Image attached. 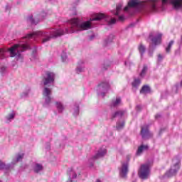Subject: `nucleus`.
<instances>
[{
	"mask_svg": "<svg viewBox=\"0 0 182 182\" xmlns=\"http://www.w3.org/2000/svg\"><path fill=\"white\" fill-rule=\"evenodd\" d=\"M76 73H82V72H85V63L82 60H80L77 63V68L75 69Z\"/></svg>",
	"mask_w": 182,
	"mask_h": 182,
	"instance_id": "dca6fc26",
	"label": "nucleus"
},
{
	"mask_svg": "<svg viewBox=\"0 0 182 182\" xmlns=\"http://www.w3.org/2000/svg\"><path fill=\"white\" fill-rule=\"evenodd\" d=\"M27 49H31L29 43H20L15 44L11 48L9 49V52L11 58H16L17 60H22V54L21 52L26 50Z\"/></svg>",
	"mask_w": 182,
	"mask_h": 182,
	"instance_id": "7ed1b4c3",
	"label": "nucleus"
},
{
	"mask_svg": "<svg viewBox=\"0 0 182 182\" xmlns=\"http://www.w3.org/2000/svg\"><path fill=\"white\" fill-rule=\"evenodd\" d=\"M175 55H180V50H176L175 52Z\"/></svg>",
	"mask_w": 182,
	"mask_h": 182,
	"instance_id": "49530a36",
	"label": "nucleus"
},
{
	"mask_svg": "<svg viewBox=\"0 0 182 182\" xmlns=\"http://www.w3.org/2000/svg\"><path fill=\"white\" fill-rule=\"evenodd\" d=\"M27 22L31 23V25H37V23H39V19L33 18V16H29L27 18Z\"/></svg>",
	"mask_w": 182,
	"mask_h": 182,
	"instance_id": "4be33fe9",
	"label": "nucleus"
},
{
	"mask_svg": "<svg viewBox=\"0 0 182 182\" xmlns=\"http://www.w3.org/2000/svg\"><path fill=\"white\" fill-rule=\"evenodd\" d=\"M180 170V161L176 162L173 166L171 167V169L167 171L165 174L166 177H173L177 174V171Z\"/></svg>",
	"mask_w": 182,
	"mask_h": 182,
	"instance_id": "9d476101",
	"label": "nucleus"
},
{
	"mask_svg": "<svg viewBox=\"0 0 182 182\" xmlns=\"http://www.w3.org/2000/svg\"><path fill=\"white\" fill-rule=\"evenodd\" d=\"M79 105L75 104L73 107V109H71V112L73 113V116L75 117H77V116H79Z\"/></svg>",
	"mask_w": 182,
	"mask_h": 182,
	"instance_id": "412c9836",
	"label": "nucleus"
},
{
	"mask_svg": "<svg viewBox=\"0 0 182 182\" xmlns=\"http://www.w3.org/2000/svg\"><path fill=\"white\" fill-rule=\"evenodd\" d=\"M41 16H43V18L44 16H46V13H45V12L41 13Z\"/></svg>",
	"mask_w": 182,
	"mask_h": 182,
	"instance_id": "c03bdc74",
	"label": "nucleus"
},
{
	"mask_svg": "<svg viewBox=\"0 0 182 182\" xmlns=\"http://www.w3.org/2000/svg\"><path fill=\"white\" fill-rule=\"evenodd\" d=\"M159 0H149L147 2H138L136 0H131L128 2V6L124 9V12L130 14V8H136L138 12L141 11H157L156 4Z\"/></svg>",
	"mask_w": 182,
	"mask_h": 182,
	"instance_id": "f03ea898",
	"label": "nucleus"
},
{
	"mask_svg": "<svg viewBox=\"0 0 182 182\" xmlns=\"http://www.w3.org/2000/svg\"><path fill=\"white\" fill-rule=\"evenodd\" d=\"M25 156L24 154H16L12 159V161L11 162V165L12 166V168H14V166L16 163H19V161H22L23 160V157Z\"/></svg>",
	"mask_w": 182,
	"mask_h": 182,
	"instance_id": "4468645a",
	"label": "nucleus"
},
{
	"mask_svg": "<svg viewBox=\"0 0 182 182\" xmlns=\"http://www.w3.org/2000/svg\"><path fill=\"white\" fill-rule=\"evenodd\" d=\"M161 115H160V114H157L156 116H155V118L156 119H159V117H161Z\"/></svg>",
	"mask_w": 182,
	"mask_h": 182,
	"instance_id": "37998d69",
	"label": "nucleus"
},
{
	"mask_svg": "<svg viewBox=\"0 0 182 182\" xmlns=\"http://www.w3.org/2000/svg\"><path fill=\"white\" fill-rule=\"evenodd\" d=\"M14 119H15V113L9 114L6 117V123H11Z\"/></svg>",
	"mask_w": 182,
	"mask_h": 182,
	"instance_id": "c85d7f7f",
	"label": "nucleus"
},
{
	"mask_svg": "<svg viewBox=\"0 0 182 182\" xmlns=\"http://www.w3.org/2000/svg\"><path fill=\"white\" fill-rule=\"evenodd\" d=\"M120 105H122V98L117 97L112 100L111 107H119Z\"/></svg>",
	"mask_w": 182,
	"mask_h": 182,
	"instance_id": "6ab92c4d",
	"label": "nucleus"
},
{
	"mask_svg": "<svg viewBox=\"0 0 182 182\" xmlns=\"http://www.w3.org/2000/svg\"><path fill=\"white\" fill-rule=\"evenodd\" d=\"M141 95H146V93H150V87L149 85H144L141 90H140Z\"/></svg>",
	"mask_w": 182,
	"mask_h": 182,
	"instance_id": "a878e982",
	"label": "nucleus"
},
{
	"mask_svg": "<svg viewBox=\"0 0 182 182\" xmlns=\"http://www.w3.org/2000/svg\"><path fill=\"white\" fill-rule=\"evenodd\" d=\"M124 127V121L117 122V129L122 130Z\"/></svg>",
	"mask_w": 182,
	"mask_h": 182,
	"instance_id": "72a5a7b5",
	"label": "nucleus"
},
{
	"mask_svg": "<svg viewBox=\"0 0 182 182\" xmlns=\"http://www.w3.org/2000/svg\"><path fill=\"white\" fill-rule=\"evenodd\" d=\"M129 66H132V63H129Z\"/></svg>",
	"mask_w": 182,
	"mask_h": 182,
	"instance_id": "8fccbe9b",
	"label": "nucleus"
},
{
	"mask_svg": "<svg viewBox=\"0 0 182 182\" xmlns=\"http://www.w3.org/2000/svg\"><path fill=\"white\" fill-rule=\"evenodd\" d=\"M109 89H110V84L109 83V81H102L97 86V93L98 96H101V97H105V96H106V93L109 92Z\"/></svg>",
	"mask_w": 182,
	"mask_h": 182,
	"instance_id": "423d86ee",
	"label": "nucleus"
},
{
	"mask_svg": "<svg viewBox=\"0 0 182 182\" xmlns=\"http://www.w3.org/2000/svg\"><path fill=\"white\" fill-rule=\"evenodd\" d=\"M162 4H172L175 9H181L182 8V0H162Z\"/></svg>",
	"mask_w": 182,
	"mask_h": 182,
	"instance_id": "f8f14e48",
	"label": "nucleus"
},
{
	"mask_svg": "<svg viewBox=\"0 0 182 182\" xmlns=\"http://www.w3.org/2000/svg\"><path fill=\"white\" fill-rule=\"evenodd\" d=\"M141 84V80L139 78H134L132 82V90L136 92L139 89V86Z\"/></svg>",
	"mask_w": 182,
	"mask_h": 182,
	"instance_id": "f3484780",
	"label": "nucleus"
},
{
	"mask_svg": "<svg viewBox=\"0 0 182 182\" xmlns=\"http://www.w3.org/2000/svg\"><path fill=\"white\" fill-rule=\"evenodd\" d=\"M162 36H163V34L160 33H156L155 34L151 33L149 35V39H151L153 43L149 45V56H153V52H154V49H156V46L161 43Z\"/></svg>",
	"mask_w": 182,
	"mask_h": 182,
	"instance_id": "20e7f679",
	"label": "nucleus"
},
{
	"mask_svg": "<svg viewBox=\"0 0 182 182\" xmlns=\"http://www.w3.org/2000/svg\"><path fill=\"white\" fill-rule=\"evenodd\" d=\"M0 182H2V181H0Z\"/></svg>",
	"mask_w": 182,
	"mask_h": 182,
	"instance_id": "603ef678",
	"label": "nucleus"
},
{
	"mask_svg": "<svg viewBox=\"0 0 182 182\" xmlns=\"http://www.w3.org/2000/svg\"><path fill=\"white\" fill-rule=\"evenodd\" d=\"M102 19H104L109 26L116 23V18L106 16L105 14L99 13L95 14L94 18H91L90 21L84 22H82L79 18H71L68 21V26L65 28V30L59 28H50L46 31H34L27 34L25 38L26 39H34L35 41L41 39L42 43H46L55 38L65 35V33H75L81 31L92 29L93 28V23L92 22L93 21H102Z\"/></svg>",
	"mask_w": 182,
	"mask_h": 182,
	"instance_id": "f257e3e1",
	"label": "nucleus"
},
{
	"mask_svg": "<svg viewBox=\"0 0 182 182\" xmlns=\"http://www.w3.org/2000/svg\"><path fill=\"white\" fill-rule=\"evenodd\" d=\"M93 38H95L94 35H92L90 36V40L92 41L93 39Z\"/></svg>",
	"mask_w": 182,
	"mask_h": 182,
	"instance_id": "a18cd8bd",
	"label": "nucleus"
},
{
	"mask_svg": "<svg viewBox=\"0 0 182 182\" xmlns=\"http://www.w3.org/2000/svg\"><path fill=\"white\" fill-rule=\"evenodd\" d=\"M0 170H12V165L11 164H5L0 161Z\"/></svg>",
	"mask_w": 182,
	"mask_h": 182,
	"instance_id": "aec40b11",
	"label": "nucleus"
},
{
	"mask_svg": "<svg viewBox=\"0 0 182 182\" xmlns=\"http://www.w3.org/2000/svg\"><path fill=\"white\" fill-rule=\"evenodd\" d=\"M149 149V146L147 145H141L139 147H138V149L136 151V156H140L143 151H145Z\"/></svg>",
	"mask_w": 182,
	"mask_h": 182,
	"instance_id": "5701e85b",
	"label": "nucleus"
},
{
	"mask_svg": "<svg viewBox=\"0 0 182 182\" xmlns=\"http://www.w3.org/2000/svg\"><path fill=\"white\" fill-rule=\"evenodd\" d=\"M73 15H76V11H74Z\"/></svg>",
	"mask_w": 182,
	"mask_h": 182,
	"instance_id": "09e8293b",
	"label": "nucleus"
},
{
	"mask_svg": "<svg viewBox=\"0 0 182 182\" xmlns=\"http://www.w3.org/2000/svg\"><path fill=\"white\" fill-rule=\"evenodd\" d=\"M107 153V150L106 149V148L102 147L100 149L97 153L88 160L90 167H93V165L95 164V161H96V160H97L98 159H102V157H105Z\"/></svg>",
	"mask_w": 182,
	"mask_h": 182,
	"instance_id": "1a4fd4ad",
	"label": "nucleus"
},
{
	"mask_svg": "<svg viewBox=\"0 0 182 182\" xmlns=\"http://www.w3.org/2000/svg\"><path fill=\"white\" fill-rule=\"evenodd\" d=\"M127 173H129V162H123L119 168V175L122 178H126L127 177Z\"/></svg>",
	"mask_w": 182,
	"mask_h": 182,
	"instance_id": "9b49d317",
	"label": "nucleus"
},
{
	"mask_svg": "<svg viewBox=\"0 0 182 182\" xmlns=\"http://www.w3.org/2000/svg\"><path fill=\"white\" fill-rule=\"evenodd\" d=\"M147 70H149L147 65H144V67L139 74L140 77H144V76H146V74L147 73Z\"/></svg>",
	"mask_w": 182,
	"mask_h": 182,
	"instance_id": "c756f323",
	"label": "nucleus"
},
{
	"mask_svg": "<svg viewBox=\"0 0 182 182\" xmlns=\"http://www.w3.org/2000/svg\"><path fill=\"white\" fill-rule=\"evenodd\" d=\"M139 178L142 180H147L150 176V164H142L138 171Z\"/></svg>",
	"mask_w": 182,
	"mask_h": 182,
	"instance_id": "6e6552de",
	"label": "nucleus"
},
{
	"mask_svg": "<svg viewBox=\"0 0 182 182\" xmlns=\"http://www.w3.org/2000/svg\"><path fill=\"white\" fill-rule=\"evenodd\" d=\"M29 92H31V90H29V89L26 91H23L21 94V99H25V98L28 97V96H29Z\"/></svg>",
	"mask_w": 182,
	"mask_h": 182,
	"instance_id": "473e14b6",
	"label": "nucleus"
},
{
	"mask_svg": "<svg viewBox=\"0 0 182 182\" xmlns=\"http://www.w3.org/2000/svg\"><path fill=\"white\" fill-rule=\"evenodd\" d=\"M123 8V4L119 3L117 5L116 7V10H114L112 11V14H114V15H119L120 14V11H122V9Z\"/></svg>",
	"mask_w": 182,
	"mask_h": 182,
	"instance_id": "b1692460",
	"label": "nucleus"
},
{
	"mask_svg": "<svg viewBox=\"0 0 182 182\" xmlns=\"http://www.w3.org/2000/svg\"><path fill=\"white\" fill-rule=\"evenodd\" d=\"M113 39H114V36L112 34H110L109 37L104 42L105 46H107L108 43H110L113 41Z\"/></svg>",
	"mask_w": 182,
	"mask_h": 182,
	"instance_id": "7c9ffc66",
	"label": "nucleus"
},
{
	"mask_svg": "<svg viewBox=\"0 0 182 182\" xmlns=\"http://www.w3.org/2000/svg\"><path fill=\"white\" fill-rule=\"evenodd\" d=\"M55 75L53 72L47 71L43 77V84L44 86H48V87L53 86L55 83Z\"/></svg>",
	"mask_w": 182,
	"mask_h": 182,
	"instance_id": "0eeeda50",
	"label": "nucleus"
},
{
	"mask_svg": "<svg viewBox=\"0 0 182 182\" xmlns=\"http://www.w3.org/2000/svg\"><path fill=\"white\" fill-rule=\"evenodd\" d=\"M5 70H6V68H5V67H2V68L0 69L1 73H4L5 72Z\"/></svg>",
	"mask_w": 182,
	"mask_h": 182,
	"instance_id": "58836bf2",
	"label": "nucleus"
},
{
	"mask_svg": "<svg viewBox=\"0 0 182 182\" xmlns=\"http://www.w3.org/2000/svg\"><path fill=\"white\" fill-rule=\"evenodd\" d=\"M46 149H47L48 150H50V144H47V146H46Z\"/></svg>",
	"mask_w": 182,
	"mask_h": 182,
	"instance_id": "79ce46f5",
	"label": "nucleus"
},
{
	"mask_svg": "<svg viewBox=\"0 0 182 182\" xmlns=\"http://www.w3.org/2000/svg\"><path fill=\"white\" fill-rule=\"evenodd\" d=\"M61 59L63 62H68V55H66V53H63L61 54Z\"/></svg>",
	"mask_w": 182,
	"mask_h": 182,
	"instance_id": "f704fd0d",
	"label": "nucleus"
},
{
	"mask_svg": "<svg viewBox=\"0 0 182 182\" xmlns=\"http://www.w3.org/2000/svg\"><path fill=\"white\" fill-rule=\"evenodd\" d=\"M124 114H126V110H119L114 112V114H112L113 119L115 117H122Z\"/></svg>",
	"mask_w": 182,
	"mask_h": 182,
	"instance_id": "393cba45",
	"label": "nucleus"
},
{
	"mask_svg": "<svg viewBox=\"0 0 182 182\" xmlns=\"http://www.w3.org/2000/svg\"><path fill=\"white\" fill-rule=\"evenodd\" d=\"M164 58H166L165 55L159 54L158 55V62L159 63L162 62L163 60L164 59Z\"/></svg>",
	"mask_w": 182,
	"mask_h": 182,
	"instance_id": "c9c22d12",
	"label": "nucleus"
},
{
	"mask_svg": "<svg viewBox=\"0 0 182 182\" xmlns=\"http://www.w3.org/2000/svg\"><path fill=\"white\" fill-rule=\"evenodd\" d=\"M141 135L142 139H150L151 133L149 131V125H144L141 129Z\"/></svg>",
	"mask_w": 182,
	"mask_h": 182,
	"instance_id": "ddd939ff",
	"label": "nucleus"
},
{
	"mask_svg": "<svg viewBox=\"0 0 182 182\" xmlns=\"http://www.w3.org/2000/svg\"><path fill=\"white\" fill-rule=\"evenodd\" d=\"M0 53H4V50L2 49H0Z\"/></svg>",
	"mask_w": 182,
	"mask_h": 182,
	"instance_id": "de8ad7c7",
	"label": "nucleus"
},
{
	"mask_svg": "<svg viewBox=\"0 0 182 182\" xmlns=\"http://www.w3.org/2000/svg\"><path fill=\"white\" fill-rule=\"evenodd\" d=\"M110 66V63L109 62H107V63H105L103 65H102V68L105 70H106L107 69V68H109Z\"/></svg>",
	"mask_w": 182,
	"mask_h": 182,
	"instance_id": "e433bc0d",
	"label": "nucleus"
},
{
	"mask_svg": "<svg viewBox=\"0 0 182 182\" xmlns=\"http://www.w3.org/2000/svg\"><path fill=\"white\" fill-rule=\"evenodd\" d=\"M55 106L57 107L58 113H62V112L65 110V107H63V105H62L61 102H57L55 103Z\"/></svg>",
	"mask_w": 182,
	"mask_h": 182,
	"instance_id": "cd10ccee",
	"label": "nucleus"
},
{
	"mask_svg": "<svg viewBox=\"0 0 182 182\" xmlns=\"http://www.w3.org/2000/svg\"><path fill=\"white\" fill-rule=\"evenodd\" d=\"M124 20V16H119L118 21H120L121 22H123V21Z\"/></svg>",
	"mask_w": 182,
	"mask_h": 182,
	"instance_id": "4c0bfd02",
	"label": "nucleus"
},
{
	"mask_svg": "<svg viewBox=\"0 0 182 182\" xmlns=\"http://www.w3.org/2000/svg\"><path fill=\"white\" fill-rule=\"evenodd\" d=\"M33 53H35V50H33Z\"/></svg>",
	"mask_w": 182,
	"mask_h": 182,
	"instance_id": "3c124183",
	"label": "nucleus"
},
{
	"mask_svg": "<svg viewBox=\"0 0 182 182\" xmlns=\"http://www.w3.org/2000/svg\"><path fill=\"white\" fill-rule=\"evenodd\" d=\"M173 45H174V41L171 40L166 48V53H170V50H171V46H173Z\"/></svg>",
	"mask_w": 182,
	"mask_h": 182,
	"instance_id": "2f4dec72",
	"label": "nucleus"
},
{
	"mask_svg": "<svg viewBox=\"0 0 182 182\" xmlns=\"http://www.w3.org/2000/svg\"><path fill=\"white\" fill-rule=\"evenodd\" d=\"M6 11H11V6H9V4L6 6Z\"/></svg>",
	"mask_w": 182,
	"mask_h": 182,
	"instance_id": "ea45409f",
	"label": "nucleus"
},
{
	"mask_svg": "<svg viewBox=\"0 0 182 182\" xmlns=\"http://www.w3.org/2000/svg\"><path fill=\"white\" fill-rule=\"evenodd\" d=\"M138 50L141 55V58H143V55H144L146 52V47L143 46V44H140L138 47Z\"/></svg>",
	"mask_w": 182,
	"mask_h": 182,
	"instance_id": "bb28decb",
	"label": "nucleus"
},
{
	"mask_svg": "<svg viewBox=\"0 0 182 182\" xmlns=\"http://www.w3.org/2000/svg\"><path fill=\"white\" fill-rule=\"evenodd\" d=\"M68 180L67 182H77L76 178L77 177V174H76V172L73 170H70L68 172Z\"/></svg>",
	"mask_w": 182,
	"mask_h": 182,
	"instance_id": "2eb2a0df",
	"label": "nucleus"
},
{
	"mask_svg": "<svg viewBox=\"0 0 182 182\" xmlns=\"http://www.w3.org/2000/svg\"><path fill=\"white\" fill-rule=\"evenodd\" d=\"M141 105H136V110H141Z\"/></svg>",
	"mask_w": 182,
	"mask_h": 182,
	"instance_id": "a19ab883",
	"label": "nucleus"
},
{
	"mask_svg": "<svg viewBox=\"0 0 182 182\" xmlns=\"http://www.w3.org/2000/svg\"><path fill=\"white\" fill-rule=\"evenodd\" d=\"M33 170L34 173H36L37 174H38L43 171V166L41 164L36 163L33 166Z\"/></svg>",
	"mask_w": 182,
	"mask_h": 182,
	"instance_id": "a211bd4d",
	"label": "nucleus"
},
{
	"mask_svg": "<svg viewBox=\"0 0 182 182\" xmlns=\"http://www.w3.org/2000/svg\"><path fill=\"white\" fill-rule=\"evenodd\" d=\"M43 99L44 100L43 103V107H50V103H52V89L45 87L43 90Z\"/></svg>",
	"mask_w": 182,
	"mask_h": 182,
	"instance_id": "39448f33",
	"label": "nucleus"
}]
</instances>
